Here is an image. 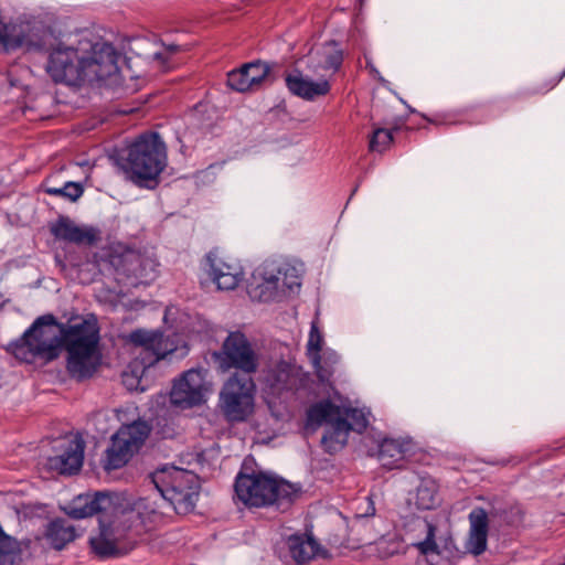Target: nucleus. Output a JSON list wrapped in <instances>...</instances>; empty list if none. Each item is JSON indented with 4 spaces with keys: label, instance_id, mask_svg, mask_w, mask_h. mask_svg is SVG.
Wrapping results in <instances>:
<instances>
[{
    "label": "nucleus",
    "instance_id": "38",
    "mask_svg": "<svg viewBox=\"0 0 565 565\" xmlns=\"http://www.w3.org/2000/svg\"><path fill=\"white\" fill-rule=\"evenodd\" d=\"M63 198L72 202L77 201L84 193V189L79 183L66 182L62 188Z\"/></svg>",
    "mask_w": 565,
    "mask_h": 565
},
{
    "label": "nucleus",
    "instance_id": "28",
    "mask_svg": "<svg viewBox=\"0 0 565 565\" xmlns=\"http://www.w3.org/2000/svg\"><path fill=\"white\" fill-rule=\"evenodd\" d=\"M342 415L340 406L333 404L330 399H323L312 404L306 413L307 425L319 427L323 423L330 424L338 416Z\"/></svg>",
    "mask_w": 565,
    "mask_h": 565
},
{
    "label": "nucleus",
    "instance_id": "21",
    "mask_svg": "<svg viewBox=\"0 0 565 565\" xmlns=\"http://www.w3.org/2000/svg\"><path fill=\"white\" fill-rule=\"evenodd\" d=\"M113 508L114 502L109 493L95 492L93 494L87 493L76 497L66 513L72 519L81 520L109 511Z\"/></svg>",
    "mask_w": 565,
    "mask_h": 565
},
{
    "label": "nucleus",
    "instance_id": "16",
    "mask_svg": "<svg viewBox=\"0 0 565 565\" xmlns=\"http://www.w3.org/2000/svg\"><path fill=\"white\" fill-rule=\"evenodd\" d=\"M206 391L204 372L191 369L173 383L170 401L181 408H190L204 403Z\"/></svg>",
    "mask_w": 565,
    "mask_h": 565
},
{
    "label": "nucleus",
    "instance_id": "35",
    "mask_svg": "<svg viewBox=\"0 0 565 565\" xmlns=\"http://www.w3.org/2000/svg\"><path fill=\"white\" fill-rule=\"evenodd\" d=\"M488 534L487 533H478L470 532L467 541V550L478 556L481 555L487 550Z\"/></svg>",
    "mask_w": 565,
    "mask_h": 565
},
{
    "label": "nucleus",
    "instance_id": "24",
    "mask_svg": "<svg viewBox=\"0 0 565 565\" xmlns=\"http://www.w3.org/2000/svg\"><path fill=\"white\" fill-rule=\"evenodd\" d=\"M412 446L409 439L384 438L377 455L381 465L390 470L405 468V458Z\"/></svg>",
    "mask_w": 565,
    "mask_h": 565
},
{
    "label": "nucleus",
    "instance_id": "11",
    "mask_svg": "<svg viewBox=\"0 0 565 565\" xmlns=\"http://www.w3.org/2000/svg\"><path fill=\"white\" fill-rule=\"evenodd\" d=\"M46 72L55 83L79 85L83 82V57L77 49L60 42L49 53Z\"/></svg>",
    "mask_w": 565,
    "mask_h": 565
},
{
    "label": "nucleus",
    "instance_id": "30",
    "mask_svg": "<svg viewBox=\"0 0 565 565\" xmlns=\"http://www.w3.org/2000/svg\"><path fill=\"white\" fill-rule=\"evenodd\" d=\"M394 130H397V128L386 129L382 127H374L369 140V150L379 153L386 151L393 143Z\"/></svg>",
    "mask_w": 565,
    "mask_h": 565
},
{
    "label": "nucleus",
    "instance_id": "1",
    "mask_svg": "<svg viewBox=\"0 0 565 565\" xmlns=\"http://www.w3.org/2000/svg\"><path fill=\"white\" fill-rule=\"evenodd\" d=\"M96 321L84 319L67 326L47 313L36 318L19 339L8 345V351L20 361L31 363L38 358L53 361L64 348L68 374L76 381H84L92 377L100 365Z\"/></svg>",
    "mask_w": 565,
    "mask_h": 565
},
{
    "label": "nucleus",
    "instance_id": "27",
    "mask_svg": "<svg viewBox=\"0 0 565 565\" xmlns=\"http://www.w3.org/2000/svg\"><path fill=\"white\" fill-rule=\"evenodd\" d=\"M287 545L297 564L309 562L319 552V544L311 536L291 535L288 537Z\"/></svg>",
    "mask_w": 565,
    "mask_h": 565
},
{
    "label": "nucleus",
    "instance_id": "19",
    "mask_svg": "<svg viewBox=\"0 0 565 565\" xmlns=\"http://www.w3.org/2000/svg\"><path fill=\"white\" fill-rule=\"evenodd\" d=\"M50 232L57 241L77 245H94L98 241L99 232L93 227H81L68 216L61 215L50 225Z\"/></svg>",
    "mask_w": 565,
    "mask_h": 565
},
{
    "label": "nucleus",
    "instance_id": "14",
    "mask_svg": "<svg viewBox=\"0 0 565 565\" xmlns=\"http://www.w3.org/2000/svg\"><path fill=\"white\" fill-rule=\"evenodd\" d=\"M301 285L300 270L290 263H281L265 269L263 282L255 288V297L267 302L275 298L280 288L292 291Z\"/></svg>",
    "mask_w": 565,
    "mask_h": 565
},
{
    "label": "nucleus",
    "instance_id": "5",
    "mask_svg": "<svg viewBox=\"0 0 565 565\" xmlns=\"http://www.w3.org/2000/svg\"><path fill=\"white\" fill-rule=\"evenodd\" d=\"M213 359L223 372L237 370L232 376H252L259 366V354L241 331L230 332L221 350L213 353Z\"/></svg>",
    "mask_w": 565,
    "mask_h": 565
},
{
    "label": "nucleus",
    "instance_id": "34",
    "mask_svg": "<svg viewBox=\"0 0 565 565\" xmlns=\"http://www.w3.org/2000/svg\"><path fill=\"white\" fill-rule=\"evenodd\" d=\"M470 532L487 533L489 530L488 514L484 509L476 508L469 513Z\"/></svg>",
    "mask_w": 565,
    "mask_h": 565
},
{
    "label": "nucleus",
    "instance_id": "29",
    "mask_svg": "<svg viewBox=\"0 0 565 565\" xmlns=\"http://www.w3.org/2000/svg\"><path fill=\"white\" fill-rule=\"evenodd\" d=\"M44 535L55 550H62L76 537L74 526L68 521L60 518L47 524Z\"/></svg>",
    "mask_w": 565,
    "mask_h": 565
},
{
    "label": "nucleus",
    "instance_id": "10",
    "mask_svg": "<svg viewBox=\"0 0 565 565\" xmlns=\"http://www.w3.org/2000/svg\"><path fill=\"white\" fill-rule=\"evenodd\" d=\"M137 545V537L130 526L113 522L103 525L97 536L90 539V546L99 558L125 556Z\"/></svg>",
    "mask_w": 565,
    "mask_h": 565
},
{
    "label": "nucleus",
    "instance_id": "39",
    "mask_svg": "<svg viewBox=\"0 0 565 565\" xmlns=\"http://www.w3.org/2000/svg\"><path fill=\"white\" fill-rule=\"evenodd\" d=\"M313 364V367H315V371H316V374L319 379L320 382L322 383H327V384H330L331 382V379L334 374V367H331V366H324L322 364V356L320 355L319 356V361L318 363H312Z\"/></svg>",
    "mask_w": 565,
    "mask_h": 565
},
{
    "label": "nucleus",
    "instance_id": "22",
    "mask_svg": "<svg viewBox=\"0 0 565 565\" xmlns=\"http://www.w3.org/2000/svg\"><path fill=\"white\" fill-rule=\"evenodd\" d=\"M113 508L114 502L109 493L95 492L93 494L87 493L76 497L66 513L72 519L81 520L109 511Z\"/></svg>",
    "mask_w": 565,
    "mask_h": 565
},
{
    "label": "nucleus",
    "instance_id": "43",
    "mask_svg": "<svg viewBox=\"0 0 565 565\" xmlns=\"http://www.w3.org/2000/svg\"><path fill=\"white\" fill-rule=\"evenodd\" d=\"M122 382H124V384H125L128 388L132 390V388H134V386H135V382H138V379H137V375H136V374H134V373L129 374V373L125 372V373L122 374Z\"/></svg>",
    "mask_w": 565,
    "mask_h": 565
},
{
    "label": "nucleus",
    "instance_id": "41",
    "mask_svg": "<svg viewBox=\"0 0 565 565\" xmlns=\"http://www.w3.org/2000/svg\"><path fill=\"white\" fill-rule=\"evenodd\" d=\"M322 356V364L324 366L334 367L339 362V355L335 352H326Z\"/></svg>",
    "mask_w": 565,
    "mask_h": 565
},
{
    "label": "nucleus",
    "instance_id": "20",
    "mask_svg": "<svg viewBox=\"0 0 565 565\" xmlns=\"http://www.w3.org/2000/svg\"><path fill=\"white\" fill-rule=\"evenodd\" d=\"M209 266L207 273L220 290H233L242 280V269L233 264L223 260L217 252H210L206 255Z\"/></svg>",
    "mask_w": 565,
    "mask_h": 565
},
{
    "label": "nucleus",
    "instance_id": "17",
    "mask_svg": "<svg viewBox=\"0 0 565 565\" xmlns=\"http://www.w3.org/2000/svg\"><path fill=\"white\" fill-rule=\"evenodd\" d=\"M84 449L85 444L81 438L66 439L61 446V454L49 457L45 466L58 475H75L83 466Z\"/></svg>",
    "mask_w": 565,
    "mask_h": 565
},
{
    "label": "nucleus",
    "instance_id": "13",
    "mask_svg": "<svg viewBox=\"0 0 565 565\" xmlns=\"http://www.w3.org/2000/svg\"><path fill=\"white\" fill-rule=\"evenodd\" d=\"M129 341L140 349L138 359L143 369L153 365L177 350L174 341L159 331L138 329L129 334Z\"/></svg>",
    "mask_w": 565,
    "mask_h": 565
},
{
    "label": "nucleus",
    "instance_id": "15",
    "mask_svg": "<svg viewBox=\"0 0 565 565\" xmlns=\"http://www.w3.org/2000/svg\"><path fill=\"white\" fill-rule=\"evenodd\" d=\"M118 70V53L110 43H95L92 55L83 57V82L104 81L115 75Z\"/></svg>",
    "mask_w": 565,
    "mask_h": 565
},
{
    "label": "nucleus",
    "instance_id": "46",
    "mask_svg": "<svg viewBox=\"0 0 565 565\" xmlns=\"http://www.w3.org/2000/svg\"><path fill=\"white\" fill-rule=\"evenodd\" d=\"M424 118H425L427 121L431 122V124H437V121H436V120L430 119V118H428V117H426V116H424Z\"/></svg>",
    "mask_w": 565,
    "mask_h": 565
},
{
    "label": "nucleus",
    "instance_id": "18",
    "mask_svg": "<svg viewBox=\"0 0 565 565\" xmlns=\"http://www.w3.org/2000/svg\"><path fill=\"white\" fill-rule=\"evenodd\" d=\"M305 380L301 367L286 361L277 363L265 376L267 387L276 395L298 391L303 386Z\"/></svg>",
    "mask_w": 565,
    "mask_h": 565
},
{
    "label": "nucleus",
    "instance_id": "12",
    "mask_svg": "<svg viewBox=\"0 0 565 565\" xmlns=\"http://www.w3.org/2000/svg\"><path fill=\"white\" fill-rule=\"evenodd\" d=\"M275 63H268L262 60L252 61L243 64L236 70L227 73V85L231 89L238 93H254L266 85L274 83L273 67Z\"/></svg>",
    "mask_w": 565,
    "mask_h": 565
},
{
    "label": "nucleus",
    "instance_id": "37",
    "mask_svg": "<svg viewBox=\"0 0 565 565\" xmlns=\"http://www.w3.org/2000/svg\"><path fill=\"white\" fill-rule=\"evenodd\" d=\"M343 62V54L341 50L334 49L324 54V58L322 62V68L332 70L337 72L340 70Z\"/></svg>",
    "mask_w": 565,
    "mask_h": 565
},
{
    "label": "nucleus",
    "instance_id": "26",
    "mask_svg": "<svg viewBox=\"0 0 565 565\" xmlns=\"http://www.w3.org/2000/svg\"><path fill=\"white\" fill-rule=\"evenodd\" d=\"M25 46L28 50L41 49L38 43L32 42L22 33L21 26L6 24L0 21V47L8 52Z\"/></svg>",
    "mask_w": 565,
    "mask_h": 565
},
{
    "label": "nucleus",
    "instance_id": "9",
    "mask_svg": "<svg viewBox=\"0 0 565 565\" xmlns=\"http://www.w3.org/2000/svg\"><path fill=\"white\" fill-rule=\"evenodd\" d=\"M137 545V537L130 526L113 522L103 525L97 536L90 539V546L99 558L125 556Z\"/></svg>",
    "mask_w": 565,
    "mask_h": 565
},
{
    "label": "nucleus",
    "instance_id": "45",
    "mask_svg": "<svg viewBox=\"0 0 565 565\" xmlns=\"http://www.w3.org/2000/svg\"><path fill=\"white\" fill-rule=\"evenodd\" d=\"M371 512H366L365 515H373L375 513V508L372 505L371 507Z\"/></svg>",
    "mask_w": 565,
    "mask_h": 565
},
{
    "label": "nucleus",
    "instance_id": "3",
    "mask_svg": "<svg viewBox=\"0 0 565 565\" xmlns=\"http://www.w3.org/2000/svg\"><path fill=\"white\" fill-rule=\"evenodd\" d=\"M235 497L247 508L276 507L288 509L300 488L263 471L238 472L234 483Z\"/></svg>",
    "mask_w": 565,
    "mask_h": 565
},
{
    "label": "nucleus",
    "instance_id": "23",
    "mask_svg": "<svg viewBox=\"0 0 565 565\" xmlns=\"http://www.w3.org/2000/svg\"><path fill=\"white\" fill-rule=\"evenodd\" d=\"M288 90L305 100H313L317 97L326 96L331 89V85L327 79L313 82L305 77L301 72L295 71L285 77Z\"/></svg>",
    "mask_w": 565,
    "mask_h": 565
},
{
    "label": "nucleus",
    "instance_id": "8",
    "mask_svg": "<svg viewBox=\"0 0 565 565\" xmlns=\"http://www.w3.org/2000/svg\"><path fill=\"white\" fill-rule=\"evenodd\" d=\"M255 383L253 376H231L221 391L222 407L230 420L242 422L254 405Z\"/></svg>",
    "mask_w": 565,
    "mask_h": 565
},
{
    "label": "nucleus",
    "instance_id": "42",
    "mask_svg": "<svg viewBox=\"0 0 565 565\" xmlns=\"http://www.w3.org/2000/svg\"><path fill=\"white\" fill-rule=\"evenodd\" d=\"M565 77V70L558 75L556 76L555 78H553L550 84L543 86V87H540L536 89V93H545V92H548L550 89H552L553 87H555L563 78Z\"/></svg>",
    "mask_w": 565,
    "mask_h": 565
},
{
    "label": "nucleus",
    "instance_id": "25",
    "mask_svg": "<svg viewBox=\"0 0 565 565\" xmlns=\"http://www.w3.org/2000/svg\"><path fill=\"white\" fill-rule=\"evenodd\" d=\"M349 433V422L342 415L338 416L329 424L321 438V444L328 452H335L345 446Z\"/></svg>",
    "mask_w": 565,
    "mask_h": 565
},
{
    "label": "nucleus",
    "instance_id": "36",
    "mask_svg": "<svg viewBox=\"0 0 565 565\" xmlns=\"http://www.w3.org/2000/svg\"><path fill=\"white\" fill-rule=\"evenodd\" d=\"M427 526V535L426 539L418 543V550L422 554L428 555L433 553H438V545L435 542V526L430 523L426 524Z\"/></svg>",
    "mask_w": 565,
    "mask_h": 565
},
{
    "label": "nucleus",
    "instance_id": "4",
    "mask_svg": "<svg viewBox=\"0 0 565 565\" xmlns=\"http://www.w3.org/2000/svg\"><path fill=\"white\" fill-rule=\"evenodd\" d=\"M151 480L178 514H188L194 510L201 488L198 475L171 466L157 469L151 475Z\"/></svg>",
    "mask_w": 565,
    "mask_h": 565
},
{
    "label": "nucleus",
    "instance_id": "32",
    "mask_svg": "<svg viewBox=\"0 0 565 565\" xmlns=\"http://www.w3.org/2000/svg\"><path fill=\"white\" fill-rule=\"evenodd\" d=\"M323 337L316 322L311 323L309 339L307 342V355L312 363H318L321 355Z\"/></svg>",
    "mask_w": 565,
    "mask_h": 565
},
{
    "label": "nucleus",
    "instance_id": "7",
    "mask_svg": "<svg viewBox=\"0 0 565 565\" xmlns=\"http://www.w3.org/2000/svg\"><path fill=\"white\" fill-rule=\"evenodd\" d=\"M108 263L114 268L117 281L134 287L150 284L158 273L153 258L134 249L113 250L108 255Z\"/></svg>",
    "mask_w": 565,
    "mask_h": 565
},
{
    "label": "nucleus",
    "instance_id": "6",
    "mask_svg": "<svg viewBox=\"0 0 565 565\" xmlns=\"http://www.w3.org/2000/svg\"><path fill=\"white\" fill-rule=\"evenodd\" d=\"M150 434V427L146 422L136 420L124 425L111 437V443L105 451L103 467L105 470L122 468L143 445Z\"/></svg>",
    "mask_w": 565,
    "mask_h": 565
},
{
    "label": "nucleus",
    "instance_id": "33",
    "mask_svg": "<svg viewBox=\"0 0 565 565\" xmlns=\"http://www.w3.org/2000/svg\"><path fill=\"white\" fill-rule=\"evenodd\" d=\"M343 418H347L349 422L350 431L354 430L358 433H363L367 427V418L364 413L359 408L348 407L342 412Z\"/></svg>",
    "mask_w": 565,
    "mask_h": 565
},
{
    "label": "nucleus",
    "instance_id": "40",
    "mask_svg": "<svg viewBox=\"0 0 565 565\" xmlns=\"http://www.w3.org/2000/svg\"><path fill=\"white\" fill-rule=\"evenodd\" d=\"M180 49H181L180 45L170 44V45L166 46V52L154 53L153 58L159 61L161 64H166L168 62L167 53L174 54V53L179 52Z\"/></svg>",
    "mask_w": 565,
    "mask_h": 565
},
{
    "label": "nucleus",
    "instance_id": "31",
    "mask_svg": "<svg viewBox=\"0 0 565 565\" xmlns=\"http://www.w3.org/2000/svg\"><path fill=\"white\" fill-rule=\"evenodd\" d=\"M416 503L423 510H430L436 505L437 489L434 481H425L417 488Z\"/></svg>",
    "mask_w": 565,
    "mask_h": 565
},
{
    "label": "nucleus",
    "instance_id": "2",
    "mask_svg": "<svg viewBox=\"0 0 565 565\" xmlns=\"http://www.w3.org/2000/svg\"><path fill=\"white\" fill-rule=\"evenodd\" d=\"M115 160L136 185L151 188L149 182L157 184L167 166V148L157 132H147L121 150Z\"/></svg>",
    "mask_w": 565,
    "mask_h": 565
},
{
    "label": "nucleus",
    "instance_id": "44",
    "mask_svg": "<svg viewBox=\"0 0 565 565\" xmlns=\"http://www.w3.org/2000/svg\"><path fill=\"white\" fill-rule=\"evenodd\" d=\"M45 192L50 195L54 196H62L63 198V191L61 188H47Z\"/></svg>",
    "mask_w": 565,
    "mask_h": 565
}]
</instances>
